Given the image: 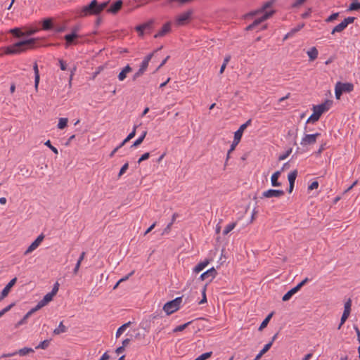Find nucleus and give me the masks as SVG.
Returning a JSON list of instances; mask_svg holds the SVG:
<instances>
[{
    "mask_svg": "<svg viewBox=\"0 0 360 360\" xmlns=\"http://www.w3.org/2000/svg\"><path fill=\"white\" fill-rule=\"evenodd\" d=\"M274 4V0L268 1L263 4V6H262V8L259 10L255 11L253 14H256L258 13H263L264 11H265V13L261 17L255 19L252 24L249 25L246 27V30H252L255 29L257 25L261 24L262 22H264L266 20H267L268 18H269L274 13V11H273V10H271L270 11H266L269 8L271 7Z\"/></svg>",
    "mask_w": 360,
    "mask_h": 360,
    "instance_id": "f257e3e1",
    "label": "nucleus"
},
{
    "mask_svg": "<svg viewBox=\"0 0 360 360\" xmlns=\"http://www.w3.org/2000/svg\"><path fill=\"white\" fill-rule=\"evenodd\" d=\"M36 40L37 39L35 38H30L16 42L14 44L6 47V53L18 54L25 51L27 49L32 48L34 45Z\"/></svg>",
    "mask_w": 360,
    "mask_h": 360,
    "instance_id": "f03ea898",
    "label": "nucleus"
},
{
    "mask_svg": "<svg viewBox=\"0 0 360 360\" xmlns=\"http://www.w3.org/2000/svg\"><path fill=\"white\" fill-rule=\"evenodd\" d=\"M182 297H179L172 301L167 302L163 306V310L165 311L167 315H170L179 309Z\"/></svg>",
    "mask_w": 360,
    "mask_h": 360,
    "instance_id": "7ed1b4c3",
    "label": "nucleus"
},
{
    "mask_svg": "<svg viewBox=\"0 0 360 360\" xmlns=\"http://www.w3.org/2000/svg\"><path fill=\"white\" fill-rule=\"evenodd\" d=\"M309 281L308 278H305L303 281H302L300 283H298L296 286L290 289L282 297V300L283 302H286L289 300L291 297L298 292L300 288Z\"/></svg>",
    "mask_w": 360,
    "mask_h": 360,
    "instance_id": "20e7f679",
    "label": "nucleus"
},
{
    "mask_svg": "<svg viewBox=\"0 0 360 360\" xmlns=\"http://www.w3.org/2000/svg\"><path fill=\"white\" fill-rule=\"evenodd\" d=\"M332 103V101L326 100L324 103L314 105L313 107V111H314L318 116L321 117L323 112L328 111L330 108Z\"/></svg>",
    "mask_w": 360,
    "mask_h": 360,
    "instance_id": "39448f33",
    "label": "nucleus"
},
{
    "mask_svg": "<svg viewBox=\"0 0 360 360\" xmlns=\"http://www.w3.org/2000/svg\"><path fill=\"white\" fill-rule=\"evenodd\" d=\"M193 14L192 10H188L184 13L179 14L176 18L175 22L177 25L181 26L187 23Z\"/></svg>",
    "mask_w": 360,
    "mask_h": 360,
    "instance_id": "423d86ee",
    "label": "nucleus"
},
{
    "mask_svg": "<svg viewBox=\"0 0 360 360\" xmlns=\"http://www.w3.org/2000/svg\"><path fill=\"white\" fill-rule=\"evenodd\" d=\"M321 134L319 133L305 134L304 136L302 139L300 144L303 146L314 144L316 143L317 138Z\"/></svg>",
    "mask_w": 360,
    "mask_h": 360,
    "instance_id": "0eeeda50",
    "label": "nucleus"
},
{
    "mask_svg": "<svg viewBox=\"0 0 360 360\" xmlns=\"http://www.w3.org/2000/svg\"><path fill=\"white\" fill-rule=\"evenodd\" d=\"M96 0H92L89 5L83 6L79 12V16L84 17L89 15H94V7L96 6Z\"/></svg>",
    "mask_w": 360,
    "mask_h": 360,
    "instance_id": "6e6552de",
    "label": "nucleus"
},
{
    "mask_svg": "<svg viewBox=\"0 0 360 360\" xmlns=\"http://www.w3.org/2000/svg\"><path fill=\"white\" fill-rule=\"evenodd\" d=\"M44 238V235L43 233H41L36 238V240L34 242H32L31 243V245L27 248V249L24 252V255H27L31 253L32 252H33L34 250H36L39 247L40 243L43 241Z\"/></svg>",
    "mask_w": 360,
    "mask_h": 360,
    "instance_id": "1a4fd4ad",
    "label": "nucleus"
},
{
    "mask_svg": "<svg viewBox=\"0 0 360 360\" xmlns=\"http://www.w3.org/2000/svg\"><path fill=\"white\" fill-rule=\"evenodd\" d=\"M284 195L283 190L269 189L262 193V196L264 198H280Z\"/></svg>",
    "mask_w": 360,
    "mask_h": 360,
    "instance_id": "9d476101",
    "label": "nucleus"
},
{
    "mask_svg": "<svg viewBox=\"0 0 360 360\" xmlns=\"http://www.w3.org/2000/svg\"><path fill=\"white\" fill-rule=\"evenodd\" d=\"M153 20H150L145 23L139 25L135 27V30L139 32L140 36H143L144 31H150L152 28Z\"/></svg>",
    "mask_w": 360,
    "mask_h": 360,
    "instance_id": "9b49d317",
    "label": "nucleus"
},
{
    "mask_svg": "<svg viewBox=\"0 0 360 360\" xmlns=\"http://www.w3.org/2000/svg\"><path fill=\"white\" fill-rule=\"evenodd\" d=\"M251 122H252V120H248L245 123H244V124H241L240 126L239 129L236 131H235V133H234V138H235V139L240 141L244 130L249 125L251 124Z\"/></svg>",
    "mask_w": 360,
    "mask_h": 360,
    "instance_id": "f8f14e48",
    "label": "nucleus"
},
{
    "mask_svg": "<svg viewBox=\"0 0 360 360\" xmlns=\"http://www.w3.org/2000/svg\"><path fill=\"white\" fill-rule=\"evenodd\" d=\"M53 295L51 292L47 293L44 298L40 300L38 304L35 306L37 309L39 310L43 307L46 306L49 302H51L53 300Z\"/></svg>",
    "mask_w": 360,
    "mask_h": 360,
    "instance_id": "ddd939ff",
    "label": "nucleus"
},
{
    "mask_svg": "<svg viewBox=\"0 0 360 360\" xmlns=\"http://www.w3.org/2000/svg\"><path fill=\"white\" fill-rule=\"evenodd\" d=\"M217 274V271L215 270V269L214 267H212L211 269H208L205 272L202 273L200 275V278L202 281H204L207 278H210V281H212L214 278H215Z\"/></svg>",
    "mask_w": 360,
    "mask_h": 360,
    "instance_id": "4468645a",
    "label": "nucleus"
},
{
    "mask_svg": "<svg viewBox=\"0 0 360 360\" xmlns=\"http://www.w3.org/2000/svg\"><path fill=\"white\" fill-rule=\"evenodd\" d=\"M336 85L339 87V89L342 92H351L354 90V85L352 83L346 82V83H341L338 82Z\"/></svg>",
    "mask_w": 360,
    "mask_h": 360,
    "instance_id": "2eb2a0df",
    "label": "nucleus"
},
{
    "mask_svg": "<svg viewBox=\"0 0 360 360\" xmlns=\"http://www.w3.org/2000/svg\"><path fill=\"white\" fill-rule=\"evenodd\" d=\"M131 70H132V68H131V66L129 65H127L125 67H124L122 68V70H121V72L118 75L119 81H120V82L124 81L126 79L127 75L129 72H131Z\"/></svg>",
    "mask_w": 360,
    "mask_h": 360,
    "instance_id": "dca6fc26",
    "label": "nucleus"
},
{
    "mask_svg": "<svg viewBox=\"0 0 360 360\" xmlns=\"http://www.w3.org/2000/svg\"><path fill=\"white\" fill-rule=\"evenodd\" d=\"M171 30L170 22L165 23L162 29L155 34V38L162 37L168 33Z\"/></svg>",
    "mask_w": 360,
    "mask_h": 360,
    "instance_id": "f3484780",
    "label": "nucleus"
},
{
    "mask_svg": "<svg viewBox=\"0 0 360 360\" xmlns=\"http://www.w3.org/2000/svg\"><path fill=\"white\" fill-rule=\"evenodd\" d=\"M153 56V53H150L148 56H146L144 59L143 60L139 69L145 72L148 67V64L150 60H151L152 57Z\"/></svg>",
    "mask_w": 360,
    "mask_h": 360,
    "instance_id": "a211bd4d",
    "label": "nucleus"
},
{
    "mask_svg": "<svg viewBox=\"0 0 360 360\" xmlns=\"http://www.w3.org/2000/svg\"><path fill=\"white\" fill-rule=\"evenodd\" d=\"M122 6V1L121 0H118L110 6L108 9V12L115 14L121 8Z\"/></svg>",
    "mask_w": 360,
    "mask_h": 360,
    "instance_id": "6ab92c4d",
    "label": "nucleus"
},
{
    "mask_svg": "<svg viewBox=\"0 0 360 360\" xmlns=\"http://www.w3.org/2000/svg\"><path fill=\"white\" fill-rule=\"evenodd\" d=\"M38 311V309H37L36 307H34V308H32V309H30L25 316L20 321L18 322V323L16 324V326H21V325H23L25 323H26L27 322V319L33 314L34 313L35 311Z\"/></svg>",
    "mask_w": 360,
    "mask_h": 360,
    "instance_id": "aec40b11",
    "label": "nucleus"
},
{
    "mask_svg": "<svg viewBox=\"0 0 360 360\" xmlns=\"http://www.w3.org/2000/svg\"><path fill=\"white\" fill-rule=\"evenodd\" d=\"M78 35L75 32H72L71 34H66L64 37V39L66 41L65 47L68 48L70 44H72L73 43L74 39H76Z\"/></svg>",
    "mask_w": 360,
    "mask_h": 360,
    "instance_id": "412c9836",
    "label": "nucleus"
},
{
    "mask_svg": "<svg viewBox=\"0 0 360 360\" xmlns=\"http://www.w3.org/2000/svg\"><path fill=\"white\" fill-rule=\"evenodd\" d=\"M17 281V278L15 277L13 278V279H11L8 283V284L5 286V288L2 290V292L3 294L6 295V296L7 297L11 288L15 284Z\"/></svg>",
    "mask_w": 360,
    "mask_h": 360,
    "instance_id": "4be33fe9",
    "label": "nucleus"
},
{
    "mask_svg": "<svg viewBox=\"0 0 360 360\" xmlns=\"http://www.w3.org/2000/svg\"><path fill=\"white\" fill-rule=\"evenodd\" d=\"M281 175V172L277 171L274 172L271 177V183L272 186H280L281 183L278 181Z\"/></svg>",
    "mask_w": 360,
    "mask_h": 360,
    "instance_id": "5701e85b",
    "label": "nucleus"
},
{
    "mask_svg": "<svg viewBox=\"0 0 360 360\" xmlns=\"http://www.w3.org/2000/svg\"><path fill=\"white\" fill-rule=\"evenodd\" d=\"M33 70L34 72V88H35L36 91H37L39 83V73L38 65L36 63H34V65L33 66Z\"/></svg>",
    "mask_w": 360,
    "mask_h": 360,
    "instance_id": "b1692460",
    "label": "nucleus"
},
{
    "mask_svg": "<svg viewBox=\"0 0 360 360\" xmlns=\"http://www.w3.org/2000/svg\"><path fill=\"white\" fill-rule=\"evenodd\" d=\"M318 54H319V52L315 47L311 48L307 51V55H308L310 60H315L318 57Z\"/></svg>",
    "mask_w": 360,
    "mask_h": 360,
    "instance_id": "393cba45",
    "label": "nucleus"
},
{
    "mask_svg": "<svg viewBox=\"0 0 360 360\" xmlns=\"http://www.w3.org/2000/svg\"><path fill=\"white\" fill-rule=\"evenodd\" d=\"M209 264V260H205V261H203L202 262H200L198 264H197L193 271L195 273H199L201 271H202L205 266Z\"/></svg>",
    "mask_w": 360,
    "mask_h": 360,
    "instance_id": "a878e982",
    "label": "nucleus"
},
{
    "mask_svg": "<svg viewBox=\"0 0 360 360\" xmlns=\"http://www.w3.org/2000/svg\"><path fill=\"white\" fill-rule=\"evenodd\" d=\"M53 24L51 18H46L43 20L42 29L44 30H49L52 28Z\"/></svg>",
    "mask_w": 360,
    "mask_h": 360,
    "instance_id": "bb28decb",
    "label": "nucleus"
},
{
    "mask_svg": "<svg viewBox=\"0 0 360 360\" xmlns=\"http://www.w3.org/2000/svg\"><path fill=\"white\" fill-rule=\"evenodd\" d=\"M67 331V328L63 325V321H61L58 328L53 330L54 335H59L63 333H65Z\"/></svg>",
    "mask_w": 360,
    "mask_h": 360,
    "instance_id": "cd10ccee",
    "label": "nucleus"
},
{
    "mask_svg": "<svg viewBox=\"0 0 360 360\" xmlns=\"http://www.w3.org/2000/svg\"><path fill=\"white\" fill-rule=\"evenodd\" d=\"M274 314V312H271L264 319V321L262 322V323L260 324L259 327V330H262L264 328L266 327V326L268 325L269 321L271 320L272 316Z\"/></svg>",
    "mask_w": 360,
    "mask_h": 360,
    "instance_id": "c85d7f7f",
    "label": "nucleus"
},
{
    "mask_svg": "<svg viewBox=\"0 0 360 360\" xmlns=\"http://www.w3.org/2000/svg\"><path fill=\"white\" fill-rule=\"evenodd\" d=\"M346 25H345V23L343 22V21H342L340 23H339L338 25H336L331 31V34H334L336 32H342L345 28H346Z\"/></svg>",
    "mask_w": 360,
    "mask_h": 360,
    "instance_id": "c756f323",
    "label": "nucleus"
},
{
    "mask_svg": "<svg viewBox=\"0 0 360 360\" xmlns=\"http://www.w3.org/2000/svg\"><path fill=\"white\" fill-rule=\"evenodd\" d=\"M146 134H147V131H143L142 132L141 135L134 142V143L131 146V147H136L139 145H140L143 142V141L144 140Z\"/></svg>",
    "mask_w": 360,
    "mask_h": 360,
    "instance_id": "7c9ffc66",
    "label": "nucleus"
},
{
    "mask_svg": "<svg viewBox=\"0 0 360 360\" xmlns=\"http://www.w3.org/2000/svg\"><path fill=\"white\" fill-rule=\"evenodd\" d=\"M297 176V171L296 169L290 172L288 175L289 184H295L296 177Z\"/></svg>",
    "mask_w": 360,
    "mask_h": 360,
    "instance_id": "2f4dec72",
    "label": "nucleus"
},
{
    "mask_svg": "<svg viewBox=\"0 0 360 360\" xmlns=\"http://www.w3.org/2000/svg\"><path fill=\"white\" fill-rule=\"evenodd\" d=\"M68 122V118H65V117L60 118L58 120V125H57L58 128L59 129H64L67 126Z\"/></svg>",
    "mask_w": 360,
    "mask_h": 360,
    "instance_id": "473e14b6",
    "label": "nucleus"
},
{
    "mask_svg": "<svg viewBox=\"0 0 360 360\" xmlns=\"http://www.w3.org/2000/svg\"><path fill=\"white\" fill-rule=\"evenodd\" d=\"M131 322L129 321L123 325H122L117 330L116 332V337L118 338L120 336V335L124 332V330L130 326Z\"/></svg>",
    "mask_w": 360,
    "mask_h": 360,
    "instance_id": "72a5a7b5",
    "label": "nucleus"
},
{
    "mask_svg": "<svg viewBox=\"0 0 360 360\" xmlns=\"http://www.w3.org/2000/svg\"><path fill=\"white\" fill-rule=\"evenodd\" d=\"M33 352H34V350L32 348L24 347V348H22V349H19L18 351H17V354H18L20 356H25V355L28 354L29 353Z\"/></svg>",
    "mask_w": 360,
    "mask_h": 360,
    "instance_id": "f704fd0d",
    "label": "nucleus"
},
{
    "mask_svg": "<svg viewBox=\"0 0 360 360\" xmlns=\"http://www.w3.org/2000/svg\"><path fill=\"white\" fill-rule=\"evenodd\" d=\"M350 313L349 312H347V311H343V314L342 315V317H341V319H340V323L338 327V329L340 330L342 327V326L345 323V322L346 321V320L347 319V318L349 317Z\"/></svg>",
    "mask_w": 360,
    "mask_h": 360,
    "instance_id": "c9c22d12",
    "label": "nucleus"
},
{
    "mask_svg": "<svg viewBox=\"0 0 360 360\" xmlns=\"http://www.w3.org/2000/svg\"><path fill=\"white\" fill-rule=\"evenodd\" d=\"M192 323V321H188L184 324H182V325H180V326H176L174 330H173V332L174 333H177V332H180V331H183L186 328H187L191 323Z\"/></svg>",
    "mask_w": 360,
    "mask_h": 360,
    "instance_id": "e433bc0d",
    "label": "nucleus"
},
{
    "mask_svg": "<svg viewBox=\"0 0 360 360\" xmlns=\"http://www.w3.org/2000/svg\"><path fill=\"white\" fill-rule=\"evenodd\" d=\"M319 118H320V116H318V115L314 111H313L312 115L307 119V123H309V122L314 123V122H317L319 120Z\"/></svg>",
    "mask_w": 360,
    "mask_h": 360,
    "instance_id": "4c0bfd02",
    "label": "nucleus"
},
{
    "mask_svg": "<svg viewBox=\"0 0 360 360\" xmlns=\"http://www.w3.org/2000/svg\"><path fill=\"white\" fill-rule=\"evenodd\" d=\"M49 343H50V340H45L42 342H41L37 347H36V349H46L49 345Z\"/></svg>",
    "mask_w": 360,
    "mask_h": 360,
    "instance_id": "58836bf2",
    "label": "nucleus"
},
{
    "mask_svg": "<svg viewBox=\"0 0 360 360\" xmlns=\"http://www.w3.org/2000/svg\"><path fill=\"white\" fill-rule=\"evenodd\" d=\"M10 32L17 37H20L25 34L19 28L17 27L11 29Z\"/></svg>",
    "mask_w": 360,
    "mask_h": 360,
    "instance_id": "ea45409f",
    "label": "nucleus"
},
{
    "mask_svg": "<svg viewBox=\"0 0 360 360\" xmlns=\"http://www.w3.org/2000/svg\"><path fill=\"white\" fill-rule=\"evenodd\" d=\"M212 354V352H205L200 355L195 360H206L207 359L211 357Z\"/></svg>",
    "mask_w": 360,
    "mask_h": 360,
    "instance_id": "a19ab883",
    "label": "nucleus"
},
{
    "mask_svg": "<svg viewBox=\"0 0 360 360\" xmlns=\"http://www.w3.org/2000/svg\"><path fill=\"white\" fill-rule=\"evenodd\" d=\"M359 9H360V2H352L348 8V11H357Z\"/></svg>",
    "mask_w": 360,
    "mask_h": 360,
    "instance_id": "79ce46f5",
    "label": "nucleus"
},
{
    "mask_svg": "<svg viewBox=\"0 0 360 360\" xmlns=\"http://www.w3.org/2000/svg\"><path fill=\"white\" fill-rule=\"evenodd\" d=\"M239 142H240L239 140H236V139H235V138H233V142L231 145V147L229 150V154H231V153L235 150L236 146L239 143Z\"/></svg>",
    "mask_w": 360,
    "mask_h": 360,
    "instance_id": "37998d69",
    "label": "nucleus"
},
{
    "mask_svg": "<svg viewBox=\"0 0 360 360\" xmlns=\"http://www.w3.org/2000/svg\"><path fill=\"white\" fill-rule=\"evenodd\" d=\"M339 15V13H334L333 14H331L330 16H328L326 19V22H333V20H336L337 18L338 17Z\"/></svg>",
    "mask_w": 360,
    "mask_h": 360,
    "instance_id": "c03bdc74",
    "label": "nucleus"
},
{
    "mask_svg": "<svg viewBox=\"0 0 360 360\" xmlns=\"http://www.w3.org/2000/svg\"><path fill=\"white\" fill-rule=\"evenodd\" d=\"M45 146H48L55 154H58V149L51 145V141L48 140L45 142Z\"/></svg>",
    "mask_w": 360,
    "mask_h": 360,
    "instance_id": "a18cd8bd",
    "label": "nucleus"
},
{
    "mask_svg": "<svg viewBox=\"0 0 360 360\" xmlns=\"http://www.w3.org/2000/svg\"><path fill=\"white\" fill-rule=\"evenodd\" d=\"M205 292H206V285H205L202 288V298L199 302V304H202L207 302Z\"/></svg>",
    "mask_w": 360,
    "mask_h": 360,
    "instance_id": "49530a36",
    "label": "nucleus"
},
{
    "mask_svg": "<svg viewBox=\"0 0 360 360\" xmlns=\"http://www.w3.org/2000/svg\"><path fill=\"white\" fill-rule=\"evenodd\" d=\"M351 306H352V300L351 299H349L345 303V311L349 312L351 311Z\"/></svg>",
    "mask_w": 360,
    "mask_h": 360,
    "instance_id": "de8ad7c7",
    "label": "nucleus"
},
{
    "mask_svg": "<svg viewBox=\"0 0 360 360\" xmlns=\"http://www.w3.org/2000/svg\"><path fill=\"white\" fill-rule=\"evenodd\" d=\"M354 20H355L354 17H347V18H345L344 20H342V21L345 23V25H346V27H347L348 25L353 23Z\"/></svg>",
    "mask_w": 360,
    "mask_h": 360,
    "instance_id": "09e8293b",
    "label": "nucleus"
},
{
    "mask_svg": "<svg viewBox=\"0 0 360 360\" xmlns=\"http://www.w3.org/2000/svg\"><path fill=\"white\" fill-rule=\"evenodd\" d=\"M128 167H129V164L127 162L125 163L124 165H123L120 170L118 176H121L122 174H124L125 173V172L127 171V169H128Z\"/></svg>",
    "mask_w": 360,
    "mask_h": 360,
    "instance_id": "8fccbe9b",
    "label": "nucleus"
},
{
    "mask_svg": "<svg viewBox=\"0 0 360 360\" xmlns=\"http://www.w3.org/2000/svg\"><path fill=\"white\" fill-rule=\"evenodd\" d=\"M271 346H272L271 342H269L266 345H265L264 347H263V349L260 351L261 354L264 355L266 352H267L269 351V349L271 348Z\"/></svg>",
    "mask_w": 360,
    "mask_h": 360,
    "instance_id": "3c124183",
    "label": "nucleus"
},
{
    "mask_svg": "<svg viewBox=\"0 0 360 360\" xmlns=\"http://www.w3.org/2000/svg\"><path fill=\"white\" fill-rule=\"evenodd\" d=\"M343 92L339 89V87L335 84V98L337 99H340L342 94Z\"/></svg>",
    "mask_w": 360,
    "mask_h": 360,
    "instance_id": "603ef678",
    "label": "nucleus"
},
{
    "mask_svg": "<svg viewBox=\"0 0 360 360\" xmlns=\"http://www.w3.org/2000/svg\"><path fill=\"white\" fill-rule=\"evenodd\" d=\"M59 290V283L58 282H56L54 285H53V287L52 288V290L50 292L51 294H53V295H56V293L58 292Z\"/></svg>",
    "mask_w": 360,
    "mask_h": 360,
    "instance_id": "864d4df0",
    "label": "nucleus"
},
{
    "mask_svg": "<svg viewBox=\"0 0 360 360\" xmlns=\"http://www.w3.org/2000/svg\"><path fill=\"white\" fill-rule=\"evenodd\" d=\"M149 157H150V153H145L139 159L138 162L140 163L142 161L146 160H148L149 158Z\"/></svg>",
    "mask_w": 360,
    "mask_h": 360,
    "instance_id": "5fc2aeb1",
    "label": "nucleus"
},
{
    "mask_svg": "<svg viewBox=\"0 0 360 360\" xmlns=\"http://www.w3.org/2000/svg\"><path fill=\"white\" fill-rule=\"evenodd\" d=\"M134 272H135L134 270L131 271L129 274H127L124 277H123L121 279H120L118 281V283H120L121 282H123V281H125L128 280L129 278V277H131L134 274Z\"/></svg>",
    "mask_w": 360,
    "mask_h": 360,
    "instance_id": "6e6d98bb",
    "label": "nucleus"
},
{
    "mask_svg": "<svg viewBox=\"0 0 360 360\" xmlns=\"http://www.w3.org/2000/svg\"><path fill=\"white\" fill-rule=\"evenodd\" d=\"M58 63H59V65H60V68L61 70H67L66 63L63 60L59 59L58 60Z\"/></svg>",
    "mask_w": 360,
    "mask_h": 360,
    "instance_id": "4d7b16f0",
    "label": "nucleus"
},
{
    "mask_svg": "<svg viewBox=\"0 0 360 360\" xmlns=\"http://www.w3.org/2000/svg\"><path fill=\"white\" fill-rule=\"evenodd\" d=\"M143 73L144 72L143 71L139 69L138 71L133 75L132 79L136 80V79L140 77Z\"/></svg>",
    "mask_w": 360,
    "mask_h": 360,
    "instance_id": "13d9d810",
    "label": "nucleus"
},
{
    "mask_svg": "<svg viewBox=\"0 0 360 360\" xmlns=\"http://www.w3.org/2000/svg\"><path fill=\"white\" fill-rule=\"evenodd\" d=\"M319 186V183L317 181H313L309 186L308 189L312 191L314 189H316Z\"/></svg>",
    "mask_w": 360,
    "mask_h": 360,
    "instance_id": "bf43d9fd",
    "label": "nucleus"
},
{
    "mask_svg": "<svg viewBox=\"0 0 360 360\" xmlns=\"http://www.w3.org/2000/svg\"><path fill=\"white\" fill-rule=\"evenodd\" d=\"M305 1L306 0H295V1L292 4V6L294 8L298 7L300 5L303 4Z\"/></svg>",
    "mask_w": 360,
    "mask_h": 360,
    "instance_id": "052dcab7",
    "label": "nucleus"
},
{
    "mask_svg": "<svg viewBox=\"0 0 360 360\" xmlns=\"http://www.w3.org/2000/svg\"><path fill=\"white\" fill-rule=\"evenodd\" d=\"M235 226H226V228L223 230V235L226 236L229 232H231Z\"/></svg>",
    "mask_w": 360,
    "mask_h": 360,
    "instance_id": "680f3d73",
    "label": "nucleus"
},
{
    "mask_svg": "<svg viewBox=\"0 0 360 360\" xmlns=\"http://www.w3.org/2000/svg\"><path fill=\"white\" fill-rule=\"evenodd\" d=\"M101 12V11H100L99 9V7H98V1H96V6H94V15H98Z\"/></svg>",
    "mask_w": 360,
    "mask_h": 360,
    "instance_id": "e2e57ef3",
    "label": "nucleus"
},
{
    "mask_svg": "<svg viewBox=\"0 0 360 360\" xmlns=\"http://www.w3.org/2000/svg\"><path fill=\"white\" fill-rule=\"evenodd\" d=\"M15 302H13L11 304L6 307L5 308H4L2 310L4 312V314H6L8 311H10L15 306Z\"/></svg>",
    "mask_w": 360,
    "mask_h": 360,
    "instance_id": "0e129e2a",
    "label": "nucleus"
},
{
    "mask_svg": "<svg viewBox=\"0 0 360 360\" xmlns=\"http://www.w3.org/2000/svg\"><path fill=\"white\" fill-rule=\"evenodd\" d=\"M108 4V1H105L101 4H98L100 11H103Z\"/></svg>",
    "mask_w": 360,
    "mask_h": 360,
    "instance_id": "69168bd1",
    "label": "nucleus"
},
{
    "mask_svg": "<svg viewBox=\"0 0 360 360\" xmlns=\"http://www.w3.org/2000/svg\"><path fill=\"white\" fill-rule=\"evenodd\" d=\"M136 126H134V129L132 130L131 132H130L129 134H128V139H131L132 138L134 137L135 134H136Z\"/></svg>",
    "mask_w": 360,
    "mask_h": 360,
    "instance_id": "338daca9",
    "label": "nucleus"
},
{
    "mask_svg": "<svg viewBox=\"0 0 360 360\" xmlns=\"http://www.w3.org/2000/svg\"><path fill=\"white\" fill-rule=\"evenodd\" d=\"M109 359L110 355H108L107 352H105L99 360H108Z\"/></svg>",
    "mask_w": 360,
    "mask_h": 360,
    "instance_id": "774afa93",
    "label": "nucleus"
}]
</instances>
